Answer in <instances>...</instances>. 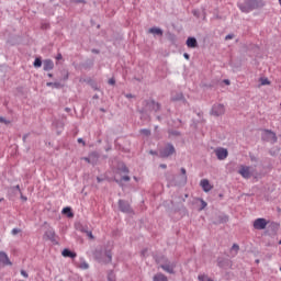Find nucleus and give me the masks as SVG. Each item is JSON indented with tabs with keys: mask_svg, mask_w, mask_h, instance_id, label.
<instances>
[{
	"mask_svg": "<svg viewBox=\"0 0 281 281\" xmlns=\"http://www.w3.org/2000/svg\"><path fill=\"white\" fill-rule=\"evenodd\" d=\"M237 7L241 12L248 14L254 10H258V8H265V1L262 0H244L243 3H238Z\"/></svg>",
	"mask_w": 281,
	"mask_h": 281,
	"instance_id": "nucleus-1",
	"label": "nucleus"
},
{
	"mask_svg": "<svg viewBox=\"0 0 281 281\" xmlns=\"http://www.w3.org/2000/svg\"><path fill=\"white\" fill-rule=\"evenodd\" d=\"M156 262L160 265V269L166 271L167 273H175V269L177 267V261H170L165 256L157 257Z\"/></svg>",
	"mask_w": 281,
	"mask_h": 281,
	"instance_id": "nucleus-2",
	"label": "nucleus"
},
{
	"mask_svg": "<svg viewBox=\"0 0 281 281\" xmlns=\"http://www.w3.org/2000/svg\"><path fill=\"white\" fill-rule=\"evenodd\" d=\"M143 104L144 106L142 108L139 113H150L153 111L157 113V111L161 110V104L159 102H155V100H145Z\"/></svg>",
	"mask_w": 281,
	"mask_h": 281,
	"instance_id": "nucleus-3",
	"label": "nucleus"
},
{
	"mask_svg": "<svg viewBox=\"0 0 281 281\" xmlns=\"http://www.w3.org/2000/svg\"><path fill=\"white\" fill-rule=\"evenodd\" d=\"M94 259L98 260L101 265H109L113 260V254L111 250L103 252L102 250L94 251Z\"/></svg>",
	"mask_w": 281,
	"mask_h": 281,
	"instance_id": "nucleus-4",
	"label": "nucleus"
},
{
	"mask_svg": "<svg viewBox=\"0 0 281 281\" xmlns=\"http://www.w3.org/2000/svg\"><path fill=\"white\" fill-rule=\"evenodd\" d=\"M177 153V149H175V145L171 143H168L165 147L159 149L158 157L161 159H168V157H171V155H175Z\"/></svg>",
	"mask_w": 281,
	"mask_h": 281,
	"instance_id": "nucleus-5",
	"label": "nucleus"
},
{
	"mask_svg": "<svg viewBox=\"0 0 281 281\" xmlns=\"http://www.w3.org/2000/svg\"><path fill=\"white\" fill-rule=\"evenodd\" d=\"M211 115H214L215 117H220V115H225V105L214 104L211 110Z\"/></svg>",
	"mask_w": 281,
	"mask_h": 281,
	"instance_id": "nucleus-6",
	"label": "nucleus"
},
{
	"mask_svg": "<svg viewBox=\"0 0 281 281\" xmlns=\"http://www.w3.org/2000/svg\"><path fill=\"white\" fill-rule=\"evenodd\" d=\"M119 210L125 214H131L133 212L131 204L126 200H119Z\"/></svg>",
	"mask_w": 281,
	"mask_h": 281,
	"instance_id": "nucleus-7",
	"label": "nucleus"
},
{
	"mask_svg": "<svg viewBox=\"0 0 281 281\" xmlns=\"http://www.w3.org/2000/svg\"><path fill=\"white\" fill-rule=\"evenodd\" d=\"M214 153L220 161H224V159H227L229 155V151L223 147L216 148Z\"/></svg>",
	"mask_w": 281,
	"mask_h": 281,
	"instance_id": "nucleus-8",
	"label": "nucleus"
},
{
	"mask_svg": "<svg viewBox=\"0 0 281 281\" xmlns=\"http://www.w3.org/2000/svg\"><path fill=\"white\" fill-rule=\"evenodd\" d=\"M269 222H267L265 218L259 217L254 221V228L255 229H267V225Z\"/></svg>",
	"mask_w": 281,
	"mask_h": 281,
	"instance_id": "nucleus-9",
	"label": "nucleus"
},
{
	"mask_svg": "<svg viewBox=\"0 0 281 281\" xmlns=\"http://www.w3.org/2000/svg\"><path fill=\"white\" fill-rule=\"evenodd\" d=\"M0 265L3 267H12V261H10V257H8L5 251H0Z\"/></svg>",
	"mask_w": 281,
	"mask_h": 281,
	"instance_id": "nucleus-10",
	"label": "nucleus"
},
{
	"mask_svg": "<svg viewBox=\"0 0 281 281\" xmlns=\"http://www.w3.org/2000/svg\"><path fill=\"white\" fill-rule=\"evenodd\" d=\"M262 139H266V142H278V136H276V133L271 130H265V135L262 136Z\"/></svg>",
	"mask_w": 281,
	"mask_h": 281,
	"instance_id": "nucleus-11",
	"label": "nucleus"
},
{
	"mask_svg": "<svg viewBox=\"0 0 281 281\" xmlns=\"http://www.w3.org/2000/svg\"><path fill=\"white\" fill-rule=\"evenodd\" d=\"M238 172L244 179H251V171H249L248 166H241Z\"/></svg>",
	"mask_w": 281,
	"mask_h": 281,
	"instance_id": "nucleus-12",
	"label": "nucleus"
},
{
	"mask_svg": "<svg viewBox=\"0 0 281 281\" xmlns=\"http://www.w3.org/2000/svg\"><path fill=\"white\" fill-rule=\"evenodd\" d=\"M44 236H46V238L50 240V243H55V245H58V243L56 241V232H54V229L50 228L46 231Z\"/></svg>",
	"mask_w": 281,
	"mask_h": 281,
	"instance_id": "nucleus-13",
	"label": "nucleus"
},
{
	"mask_svg": "<svg viewBox=\"0 0 281 281\" xmlns=\"http://www.w3.org/2000/svg\"><path fill=\"white\" fill-rule=\"evenodd\" d=\"M172 102H183L184 104L188 102L186 100V97H183V93L178 92L171 97Z\"/></svg>",
	"mask_w": 281,
	"mask_h": 281,
	"instance_id": "nucleus-14",
	"label": "nucleus"
},
{
	"mask_svg": "<svg viewBox=\"0 0 281 281\" xmlns=\"http://www.w3.org/2000/svg\"><path fill=\"white\" fill-rule=\"evenodd\" d=\"M187 47L190 49H195V47H199V42L195 40V37H188Z\"/></svg>",
	"mask_w": 281,
	"mask_h": 281,
	"instance_id": "nucleus-15",
	"label": "nucleus"
},
{
	"mask_svg": "<svg viewBox=\"0 0 281 281\" xmlns=\"http://www.w3.org/2000/svg\"><path fill=\"white\" fill-rule=\"evenodd\" d=\"M44 71H52L54 69V61L52 59H45L43 61Z\"/></svg>",
	"mask_w": 281,
	"mask_h": 281,
	"instance_id": "nucleus-16",
	"label": "nucleus"
},
{
	"mask_svg": "<svg viewBox=\"0 0 281 281\" xmlns=\"http://www.w3.org/2000/svg\"><path fill=\"white\" fill-rule=\"evenodd\" d=\"M148 34H153L154 36H164V30L160 27L154 26L148 30Z\"/></svg>",
	"mask_w": 281,
	"mask_h": 281,
	"instance_id": "nucleus-17",
	"label": "nucleus"
},
{
	"mask_svg": "<svg viewBox=\"0 0 281 281\" xmlns=\"http://www.w3.org/2000/svg\"><path fill=\"white\" fill-rule=\"evenodd\" d=\"M200 186L204 192H210V190H212V184H210V180L207 179L201 180Z\"/></svg>",
	"mask_w": 281,
	"mask_h": 281,
	"instance_id": "nucleus-18",
	"label": "nucleus"
},
{
	"mask_svg": "<svg viewBox=\"0 0 281 281\" xmlns=\"http://www.w3.org/2000/svg\"><path fill=\"white\" fill-rule=\"evenodd\" d=\"M91 166H95L98 161L100 160V154L98 151H92L89 154Z\"/></svg>",
	"mask_w": 281,
	"mask_h": 281,
	"instance_id": "nucleus-19",
	"label": "nucleus"
},
{
	"mask_svg": "<svg viewBox=\"0 0 281 281\" xmlns=\"http://www.w3.org/2000/svg\"><path fill=\"white\" fill-rule=\"evenodd\" d=\"M61 255L64 256V258H76V252L65 248L61 252Z\"/></svg>",
	"mask_w": 281,
	"mask_h": 281,
	"instance_id": "nucleus-20",
	"label": "nucleus"
},
{
	"mask_svg": "<svg viewBox=\"0 0 281 281\" xmlns=\"http://www.w3.org/2000/svg\"><path fill=\"white\" fill-rule=\"evenodd\" d=\"M227 221H229V217H227L226 215H220L217 217V221H215V225H221L223 223H227Z\"/></svg>",
	"mask_w": 281,
	"mask_h": 281,
	"instance_id": "nucleus-21",
	"label": "nucleus"
},
{
	"mask_svg": "<svg viewBox=\"0 0 281 281\" xmlns=\"http://www.w3.org/2000/svg\"><path fill=\"white\" fill-rule=\"evenodd\" d=\"M154 281H168V277L164 273H157L153 278Z\"/></svg>",
	"mask_w": 281,
	"mask_h": 281,
	"instance_id": "nucleus-22",
	"label": "nucleus"
},
{
	"mask_svg": "<svg viewBox=\"0 0 281 281\" xmlns=\"http://www.w3.org/2000/svg\"><path fill=\"white\" fill-rule=\"evenodd\" d=\"M61 213L66 214V216H68V218H74V212H71V207H69V206L64 207Z\"/></svg>",
	"mask_w": 281,
	"mask_h": 281,
	"instance_id": "nucleus-23",
	"label": "nucleus"
},
{
	"mask_svg": "<svg viewBox=\"0 0 281 281\" xmlns=\"http://www.w3.org/2000/svg\"><path fill=\"white\" fill-rule=\"evenodd\" d=\"M168 135L169 137H181V132L177 131V130H168Z\"/></svg>",
	"mask_w": 281,
	"mask_h": 281,
	"instance_id": "nucleus-24",
	"label": "nucleus"
},
{
	"mask_svg": "<svg viewBox=\"0 0 281 281\" xmlns=\"http://www.w3.org/2000/svg\"><path fill=\"white\" fill-rule=\"evenodd\" d=\"M33 67H35L36 69H38V67H43V60L41 59V57L35 58Z\"/></svg>",
	"mask_w": 281,
	"mask_h": 281,
	"instance_id": "nucleus-25",
	"label": "nucleus"
},
{
	"mask_svg": "<svg viewBox=\"0 0 281 281\" xmlns=\"http://www.w3.org/2000/svg\"><path fill=\"white\" fill-rule=\"evenodd\" d=\"M46 87H53L54 89H60V87H63V85H60V82H47Z\"/></svg>",
	"mask_w": 281,
	"mask_h": 281,
	"instance_id": "nucleus-26",
	"label": "nucleus"
},
{
	"mask_svg": "<svg viewBox=\"0 0 281 281\" xmlns=\"http://www.w3.org/2000/svg\"><path fill=\"white\" fill-rule=\"evenodd\" d=\"M180 172L182 175V179H183L184 183H187L188 182V175H187L186 168L182 167L180 169Z\"/></svg>",
	"mask_w": 281,
	"mask_h": 281,
	"instance_id": "nucleus-27",
	"label": "nucleus"
},
{
	"mask_svg": "<svg viewBox=\"0 0 281 281\" xmlns=\"http://www.w3.org/2000/svg\"><path fill=\"white\" fill-rule=\"evenodd\" d=\"M201 206H200V211L204 210L207 207V202H205V200L203 199H199Z\"/></svg>",
	"mask_w": 281,
	"mask_h": 281,
	"instance_id": "nucleus-28",
	"label": "nucleus"
},
{
	"mask_svg": "<svg viewBox=\"0 0 281 281\" xmlns=\"http://www.w3.org/2000/svg\"><path fill=\"white\" fill-rule=\"evenodd\" d=\"M142 135H145V137H150V130L144 128L140 130Z\"/></svg>",
	"mask_w": 281,
	"mask_h": 281,
	"instance_id": "nucleus-29",
	"label": "nucleus"
},
{
	"mask_svg": "<svg viewBox=\"0 0 281 281\" xmlns=\"http://www.w3.org/2000/svg\"><path fill=\"white\" fill-rule=\"evenodd\" d=\"M108 280H109V281H115V273H113V271H110V272L108 273Z\"/></svg>",
	"mask_w": 281,
	"mask_h": 281,
	"instance_id": "nucleus-30",
	"label": "nucleus"
},
{
	"mask_svg": "<svg viewBox=\"0 0 281 281\" xmlns=\"http://www.w3.org/2000/svg\"><path fill=\"white\" fill-rule=\"evenodd\" d=\"M120 170H121V172H124L125 175H128V167H126V165H122L120 167Z\"/></svg>",
	"mask_w": 281,
	"mask_h": 281,
	"instance_id": "nucleus-31",
	"label": "nucleus"
},
{
	"mask_svg": "<svg viewBox=\"0 0 281 281\" xmlns=\"http://www.w3.org/2000/svg\"><path fill=\"white\" fill-rule=\"evenodd\" d=\"M239 249H240V246H238V244H234L231 248V251H236V254H238Z\"/></svg>",
	"mask_w": 281,
	"mask_h": 281,
	"instance_id": "nucleus-32",
	"label": "nucleus"
},
{
	"mask_svg": "<svg viewBox=\"0 0 281 281\" xmlns=\"http://www.w3.org/2000/svg\"><path fill=\"white\" fill-rule=\"evenodd\" d=\"M79 269H89V263H87L86 261L81 262L79 265Z\"/></svg>",
	"mask_w": 281,
	"mask_h": 281,
	"instance_id": "nucleus-33",
	"label": "nucleus"
},
{
	"mask_svg": "<svg viewBox=\"0 0 281 281\" xmlns=\"http://www.w3.org/2000/svg\"><path fill=\"white\" fill-rule=\"evenodd\" d=\"M10 123H11V122L8 121L5 117L0 116V124H5V125H8V124H10Z\"/></svg>",
	"mask_w": 281,
	"mask_h": 281,
	"instance_id": "nucleus-34",
	"label": "nucleus"
},
{
	"mask_svg": "<svg viewBox=\"0 0 281 281\" xmlns=\"http://www.w3.org/2000/svg\"><path fill=\"white\" fill-rule=\"evenodd\" d=\"M86 234H87L88 238H90V240L95 239V237L93 236V233L91 231L86 232Z\"/></svg>",
	"mask_w": 281,
	"mask_h": 281,
	"instance_id": "nucleus-35",
	"label": "nucleus"
},
{
	"mask_svg": "<svg viewBox=\"0 0 281 281\" xmlns=\"http://www.w3.org/2000/svg\"><path fill=\"white\" fill-rule=\"evenodd\" d=\"M261 85L265 86V85H271V81H269V79H261Z\"/></svg>",
	"mask_w": 281,
	"mask_h": 281,
	"instance_id": "nucleus-36",
	"label": "nucleus"
},
{
	"mask_svg": "<svg viewBox=\"0 0 281 281\" xmlns=\"http://www.w3.org/2000/svg\"><path fill=\"white\" fill-rule=\"evenodd\" d=\"M198 280H200V281L207 280V276H205V274H200V276L198 277Z\"/></svg>",
	"mask_w": 281,
	"mask_h": 281,
	"instance_id": "nucleus-37",
	"label": "nucleus"
},
{
	"mask_svg": "<svg viewBox=\"0 0 281 281\" xmlns=\"http://www.w3.org/2000/svg\"><path fill=\"white\" fill-rule=\"evenodd\" d=\"M234 38V34H228L225 36V41H232Z\"/></svg>",
	"mask_w": 281,
	"mask_h": 281,
	"instance_id": "nucleus-38",
	"label": "nucleus"
},
{
	"mask_svg": "<svg viewBox=\"0 0 281 281\" xmlns=\"http://www.w3.org/2000/svg\"><path fill=\"white\" fill-rule=\"evenodd\" d=\"M124 95H125V98H127L128 100H130L131 98H135V94H133V93H125Z\"/></svg>",
	"mask_w": 281,
	"mask_h": 281,
	"instance_id": "nucleus-39",
	"label": "nucleus"
},
{
	"mask_svg": "<svg viewBox=\"0 0 281 281\" xmlns=\"http://www.w3.org/2000/svg\"><path fill=\"white\" fill-rule=\"evenodd\" d=\"M72 3H87L85 0H71Z\"/></svg>",
	"mask_w": 281,
	"mask_h": 281,
	"instance_id": "nucleus-40",
	"label": "nucleus"
},
{
	"mask_svg": "<svg viewBox=\"0 0 281 281\" xmlns=\"http://www.w3.org/2000/svg\"><path fill=\"white\" fill-rule=\"evenodd\" d=\"M19 232H21V229H19V228H13V229H12L13 236H16V234H19Z\"/></svg>",
	"mask_w": 281,
	"mask_h": 281,
	"instance_id": "nucleus-41",
	"label": "nucleus"
},
{
	"mask_svg": "<svg viewBox=\"0 0 281 281\" xmlns=\"http://www.w3.org/2000/svg\"><path fill=\"white\" fill-rule=\"evenodd\" d=\"M21 276H23V278H29V274L25 270H21Z\"/></svg>",
	"mask_w": 281,
	"mask_h": 281,
	"instance_id": "nucleus-42",
	"label": "nucleus"
},
{
	"mask_svg": "<svg viewBox=\"0 0 281 281\" xmlns=\"http://www.w3.org/2000/svg\"><path fill=\"white\" fill-rule=\"evenodd\" d=\"M122 181H131V177L130 176H123Z\"/></svg>",
	"mask_w": 281,
	"mask_h": 281,
	"instance_id": "nucleus-43",
	"label": "nucleus"
},
{
	"mask_svg": "<svg viewBox=\"0 0 281 281\" xmlns=\"http://www.w3.org/2000/svg\"><path fill=\"white\" fill-rule=\"evenodd\" d=\"M27 137H30V134H24V135H23V138H22V139H23V143H24V144L27 142Z\"/></svg>",
	"mask_w": 281,
	"mask_h": 281,
	"instance_id": "nucleus-44",
	"label": "nucleus"
},
{
	"mask_svg": "<svg viewBox=\"0 0 281 281\" xmlns=\"http://www.w3.org/2000/svg\"><path fill=\"white\" fill-rule=\"evenodd\" d=\"M82 159H83V161H87V164H91V160H90V156H89V155H88V157H83Z\"/></svg>",
	"mask_w": 281,
	"mask_h": 281,
	"instance_id": "nucleus-45",
	"label": "nucleus"
},
{
	"mask_svg": "<svg viewBox=\"0 0 281 281\" xmlns=\"http://www.w3.org/2000/svg\"><path fill=\"white\" fill-rule=\"evenodd\" d=\"M108 82H109V85H112V86H113V85H115V79H114V78H111V79H109Z\"/></svg>",
	"mask_w": 281,
	"mask_h": 281,
	"instance_id": "nucleus-46",
	"label": "nucleus"
},
{
	"mask_svg": "<svg viewBox=\"0 0 281 281\" xmlns=\"http://www.w3.org/2000/svg\"><path fill=\"white\" fill-rule=\"evenodd\" d=\"M250 160L251 161H258V158L256 156H254V155H250Z\"/></svg>",
	"mask_w": 281,
	"mask_h": 281,
	"instance_id": "nucleus-47",
	"label": "nucleus"
},
{
	"mask_svg": "<svg viewBox=\"0 0 281 281\" xmlns=\"http://www.w3.org/2000/svg\"><path fill=\"white\" fill-rule=\"evenodd\" d=\"M64 80H69V72H65Z\"/></svg>",
	"mask_w": 281,
	"mask_h": 281,
	"instance_id": "nucleus-48",
	"label": "nucleus"
},
{
	"mask_svg": "<svg viewBox=\"0 0 281 281\" xmlns=\"http://www.w3.org/2000/svg\"><path fill=\"white\" fill-rule=\"evenodd\" d=\"M223 82H224V85H227V86H229V85H231L229 79H224V80H223Z\"/></svg>",
	"mask_w": 281,
	"mask_h": 281,
	"instance_id": "nucleus-49",
	"label": "nucleus"
},
{
	"mask_svg": "<svg viewBox=\"0 0 281 281\" xmlns=\"http://www.w3.org/2000/svg\"><path fill=\"white\" fill-rule=\"evenodd\" d=\"M183 56H184L186 60H190V55L188 53H184Z\"/></svg>",
	"mask_w": 281,
	"mask_h": 281,
	"instance_id": "nucleus-50",
	"label": "nucleus"
},
{
	"mask_svg": "<svg viewBox=\"0 0 281 281\" xmlns=\"http://www.w3.org/2000/svg\"><path fill=\"white\" fill-rule=\"evenodd\" d=\"M78 144H82L83 146H85V139H82V138H78Z\"/></svg>",
	"mask_w": 281,
	"mask_h": 281,
	"instance_id": "nucleus-51",
	"label": "nucleus"
},
{
	"mask_svg": "<svg viewBox=\"0 0 281 281\" xmlns=\"http://www.w3.org/2000/svg\"><path fill=\"white\" fill-rule=\"evenodd\" d=\"M13 190H19L20 194H21V187L18 184L15 187H13Z\"/></svg>",
	"mask_w": 281,
	"mask_h": 281,
	"instance_id": "nucleus-52",
	"label": "nucleus"
},
{
	"mask_svg": "<svg viewBox=\"0 0 281 281\" xmlns=\"http://www.w3.org/2000/svg\"><path fill=\"white\" fill-rule=\"evenodd\" d=\"M177 122L179 123V125H176V128H181V120L178 119Z\"/></svg>",
	"mask_w": 281,
	"mask_h": 281,
	"instance_id": "nucleus-53",
	"label": "nucleus"
},
{
	"mask_svg": "<svg viewBox=\"0 0 281 281\" xmlns=\"http://www.w3.org/2000/svg\"><path fill=\"white\" fill-rule=\"evenodd\" d=\"M192 14H193L194 16H199V11L193 10V11H192Z\"/></svg>",
	"mask_w": 281,
	"mask_h": 281,
	"instance_id": "nucleus-54",
	"label": "nucleus"
},
{
	"mask_svg": "<svg viewBox=\"0 0 281 281\" xmlns=\"http://www.w3.org/2000/svg\"><path fill=\"white\" fill-rule=\"evenodd\" d=\"M22 201H27V196H24L23 193H21Z\"/></svg>",
	"mask_w": 281,
	"mask_h": 281,
	"instance_id": "nucleus-55",
	"label": "nucleus"
},
{
	"mask_svg": "<svg viewBox=\"0 0 281 281\" xmlns=\"http://www.w3.org/2000/svg\"><path fill=\"white\" fill-rule=\"evenodd\" d=\"M92 54H100V50L93 48V49H92Z\"/></svg>",
	"mask_w": 281,
	"mask_h": 281,
	"instance_id": "nucleus-56",
	"label": "nucleus"
},
{
	"mask_svg": "<svg viewBox=\"0 0 281 281\" xmlns=\"http://www.w3.org/2000/svg\"><path fill=\"white\" fill-rule=\"evenodd\" d=\"M160 168H162L164 170H166V168H168V166L165 165V164H161V165H160Z\"/></svg>",
	"mask_w": 281,
	"mask_h": 281,
	"instance_id": "nucleus-57",
	"label": "nucleus"
},
{
	"mask_svg": "<svg viewBox=\"0 0 281 281\" xmlns=\"http://www.w3.org/2000/svg\"><path fill=\"white\" fill-rule=\"evenodd\" d=\"M81 232H82L83 234H87V232H89V231H87L86 227H81Z\"/></svg>",
	"mask_w": 281,
	"mask_h": 281,
	"instance_id": "nucleus-58",
	"label": "nucleus"
},
{
	"mask_svg": "<svg viewBox=\"0 0 281 281\" xmlns=\"http://www.w3.org/2000/svg\"><path fill=\"white\" fill-rule=\"evenodd\" d=\"M63 59V55L61 54H58L57 55V60H61Z\"/></svg>",
	"mask_w": 281,
	"mask_h": 281,
	"instance_id": "nucleus-59",
	"label": "nucleus"
},
{
	"mask_svg": "<svg viewBox=\"0 0 281 281\" xmlns=\"http://www.w3.org/2000/svg\"><path fill=\"white\" fill-rule=\"evenodd\" d=\"M149 155H157V151L150 150V151H149Z\"/></svg>",
	"mask_w": 281,
	"mask_h": 281,
	"instance_id": "nucleus-60",
	"label": "nucleus"
},
{
	"mask_svg": "<svg viewBox=\"0 0 281 281\" xmlns=\"http://www.w3.org/2000/svg\"><path fill=\"white\" fill-rule=\"evenodd\" d=\"M148 250L147 249H144L143 251H142V256H146V252H147Z\"/></svg>",
	"mask_w": 281,
	"mask_h": 281,
	"instance_id": "nucleus-61",
	"label": "nucleus"
},
{
	"mask_svg": "<svg viewBox=\"0 0 281 281\" xmlns=\"http://www.w3.org/2000/svg\"><path fill=\"white\" fill-rule=\"evenodd\" d=\"M69 111H71L70 108H65V112H66V113H69Z\"/></svg>",
	"mask_w": 281,
	"mask_h": 281,
	"instance_id": "nucleus-62",
	"label": "nucleus"
},
{
	"mask_svg": "<svg viewBox=\"0 0 281 281\" xmlns=\"http://www.w3.org/2000/svg\"><path fill=\"white\" fill-rule=\"evenodd\" d=\"M98 183H102V178H97Z\"/></svg>",
	"mask_w": 281,
	"mask_h": 281,
	"instance_id": "nucleus-63",
	"label": "nucleus"
},
{
	"mask_svg": "<svg viewBox=\"0 0 281 281\" xmlns=\"http://www.w3.org/2000/svg\"><path fill=\"white\" fill-rule=\"evenodd\" d=\"M43 27H44L45 30H47V27H49V25H48V24H46V25H43Z\"/></svg>",
	"mask_w": 281,
	"mask_h": 281,
	"instance_id": "nucleus-64",
	"label": "nucleus"
}]
</instances>
